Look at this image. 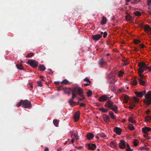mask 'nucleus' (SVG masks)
<instances>
[{
	"label": "nucleus",
	"mask_w": 151,
	"mask_h": 151,
	"mask_svg": "<svg viewBox=\"0 0 151 151\" xmlns=\"http://www.w3.org/2000/svg\"><path fill=\"white\" fill-rule=\"evenodd\" d=\"M131 106L132 107H133V108H134V107H135V104H134V103H132V104H131Z\"/></svg>",
	"instance_id": "nucleus-61"
},
{
	"label": "nucleus",
	"mask_w": 151,
	"mask_h": 151,
	"mask_svg": "<svg viewBox=\"0 0 151 151\" xmlns=\"http://www.w3.org/2000/svg\"><path fill=\"white\" fill-rule=\"evenodd\" d=\"M138 80L140 84L142 86H144L145 82H147L146 80H141V79H138Z\"/></svg>",
	"instance_id": "nucleus-22"
},
{
	"label": "nucleus",
	"mask_w": 151,
	"mask_h": 151,
	"mask_svg": "<svg viewBox=\"0 0 151 151\" xmlns=\"http://www.w3.org/2000/svg\"><path fill=\"white\" fill-rule=\"evenodd\" d=\"M109 114L112 119H116V116L114 115V113L112 111H110L109 112Z\"/></svg>",
	"instance_id": "nucleus-18"
},
{
	"label": "nucleus",
	"mask_w": 151,
	"mask_h": 151,
	"mask_svg": "<svg viewBox=\"0 0 151 151\" xmlns=\"http://www.w3.org/2000/svg\"><path fill=\"white\" fill-rule=\"evenodd\" d=\"M125 17L126 19L129 20H131L132 19V17L129 15L126 16Z\"/></svg>",
	"instance_id": "nucleus-37"
},
{
	"label": "nucleus",
	"mask_w": 151,
	"mask_h": 151,
	"mask_svg": "<svg viewBox=\"0 0 151 151\" xmlns=\"http://www.w3.org/2000/svg\"><path fill=\"white\" fill-rule=\"evenodd\" d=\"M129 97L127 95H126L124 96V101L125 103H127L129 99Z\"/></svg>",
	"instance_id": "nucleus-25"
},
{
	"label": "nucleus",
	"mask_w": 151,
	"mask_h": 151,
	"mask_svg": "<svg viewBox=\"0 0 151 151\" xmlns=\"http://www.w3.org/2000/svg\"><path fill=\"white\" fill-rule=\"evenodd\" d=\"M27 63L33 68L37 67L38 65V62L37 61L32 60H28Z\"/></svg>",
	"instance_id": "nucleus-6"
},
{
	"label": "nucleus",
	"mask_w": 151,
	"mask_h": 151,
	"mask_svg": "<svg viewBox=\"0 0 151 151\" xmlns=\"http://www.w3.org/2000/svg\"><path fill=\"white\" fill-rule=\"evenodd\" d=\"M114 131L116 134L118 135H120L121 134V130L120 128L118 127H115L114 129Z\"/></svg>",
	"instance_id": "nucleus-15"
},
{
	"label": "nucleus",
	"mask_w": 151,
	"mask_h": 151,
	"mask_svg": "<svg viewBox=\"0 0 151 151\" xmlns=\"http://www.w3.org/2000/svg\"><path fill=\"white\" fill-rule=\"evenodd\" d=\"M151 120V116H147L146 117L145 120L146 121H149Z\"/></svg>",
	"instance_id": "nucleus-35"
},
{
	"label": "nucleus",
	"mask_w": 151,
	"mask_h": 151,
	"mask_svg": "<svg viewBox=\"0 0 151 151\" xmlns=\"http://www.w3.org/2000/svg\"><path fill=\"white\" fill-rule=\"evenodd\" d=\"M69 88V90H70V91H68L67 92V93L68 94V96H69V95H70V91L72 92L71 91V90H70V89H72L73 88Z\"/></svg>",
	"instance_id": "nucleus-53"
},
{
	"label": "nucleus",
	"mask_w": 151,
	"mask_h": 151,
	"mask_svg": "<svg viewBox=\"0 0 151 151\" xmlns=\"http://www.w3.org/2000/svg\"><path fill=\"white\" fill-rule=\"evenodd\" d=\"M88 97H90L92 95V92L90 90H89L87 93Z\"/></svg>",
	"instance_id": "nucleus-33"
},
{
	"label": "nucleus",
	"mask_w": 151,
	"mask_h": 151,
	"mask_svg": "<svg viewBox=\"0 0 151 151\" xmlns=\"http://www.w3.org/2000/svg\"><path fill=\"white\" fill-rule=\"evenodd\" d=\"M133 143L134 146L136 147L137 145V142L136 141H134L133 142Z\"/></svg>",
	"instance_id": "nucleus-44"
},
{
	"label": "nucleus",
	"mask_w": 151,
	"mask_h": 151,
	"mask_svg": "<svg viewBox=\"0 0 151 151\" xmlns=\"http://www.w3.org/2000/svg\"><path fill=\"white\" fill-rule=\"evenodd\" d=\"M151 29V27L148 25H147L144 27V30L145 31H149Z\"/></svg>",
	"instance_id": "nucleus-23"
},
{
	"label": "nucleus",
	"mask_w": 151,
	"mask_h": 151,
	"mask_svg": "<svg viewBox=\"0 0 151 151\" xmlns=\"http://www.w3.org/2000/svg\"><path fill=\"white\" fill-rule=\"evenodd\" d=\"M102 117L105 122H110V117L107 115L104 114L103 115Z\"/></svg>",
	"instance_id": "nucleus-13"
},
{
	"label": "nucleus",
	"mask_w": 151,
	"mask_h": 151,
	"mask_svg": "<svg viewBox=\"0 0 151 151\" xmlns=\"http://www.w3.org/2000/svg\"><path fill=\"white\" fill-rule=\"evenodd\" d=\"M104 106L106 107H108L114 111L115 113H117L118 107L116 105H114V103L111 101L108 100L104 104Z\"/></svg>",
	"instance_id": "nucleus-3"
},
{
	"label": "nucleus",
	"mask_w": 151,
	"mask_h": 151,
	"mask_svg": "<svg viewBox=\"0 0 151 151\" xmlns=\"http://www.w3.org/2000/svg\"><path fill=\"white\" fill-rule=\"evenodd\" d=\"M88 149L92 150H94L96 148V145L94 144H88Z\"/></svg>",
	"instance_id": "nucleus-11"
},
{
	"label": "nucleus",
	"mask_w": 151,
	"mask_h": 151,
	"mask_svg": "<svg viewBox=\"0 0 151 151\" xmlns=\"http://www.w3.org/2000/svg\"><path fill=\"white\" fill-rule=\"evenodd\" d=\"M39 70L41 71H44L45 70V67L43 65L40 64L38 66Z\"/></svg>",
	"instance_id": "nucleus-17"
},
{
	"label": "nucleus",
	"mask_w": 151,
	"mask_h": 151,
	"mask_svg": "<svg viewBox=\"0 0 151 151\" xmlns=\"http://www.w3.org/2000/svg\"><path fill=\"white\" fill-rule=\"evenodd\" d=\"M106 137V136L104 134H101V137H102L105 138Z\"/></svg>",
	"instance_id": "nucleus-59"
},
{
	"label": "nucleus",
	"mask_w": 151,
	"mask_h": 151,
	"mask_svg": "<svg viewBox=\"0 0 151 151\" xmlns=\"http://www.w3.org/2000/svg\"><path fill=\"white\" fill-rule=\"evenodd\" d=\"M128 120L132 123H134L135 122V121L133 119V118L131 116L129 117Z\"/></svg>",
	"instance_id": "nucleus-34"
},
{
	"label": "nucleus",
	"mask_w": 151,
	"mask_h": 151,
	"mask_svg": "<svg viewBox=\"0 0 151 151\" xmlns=\"http://www.w3.org/2000/svg\"><path fill=\"white\" fill-rule=\"evenodd\" d=\"M124 65H126L129 64L126 61V60H124Z\"/></svg>",
	"instance_id": "nucleus-52"
},
{
	"label": "nucleus",
	"mask_w": 151,
	"mask_h": 151,
	"mask_svg": "<svg viewBox=\"0 0 151 151\" xmlns=\"http://www.w3.org/2000/svg\"><path fill=\"white\" fill-rule=\"evenodd\" d=\"M137 81L136 79H135L133 81L132 83V84L133 85H134V86H135L136 85H137Z\"/></svg>",
	"instance_id": "nucleus-42"
},
{
	"label": "nucleus",
	"mask_w": 151,
	"mask_h": 151,
	"mask_svg": "<svg viewBox=\"0 0 151 151\" xmlns=\"http://www.w3.org/2000/svg\"><path fill=\"white\" fill-rule=\"evenodd\" d=\"M54 83L56 84H60V82L59 81H55L54 82Z\"/></svg>",
	"instance_id": "nucleus-57"
},
{
	"label": "nucleus",
	"mask_w": 151,
	"mask_h": 151,
	"mask_svg": "<svg viewBox=\"0 0 151 151\" xmlns=\"http://www.w3.org/2000/svg\"><path fill=\"white\" fill-rule=\"evenodd\" d=\"M37 84L38 86L41 87L42 86V82L40 81H37Z\"/></svg>",
	"instance_id": "nucleus-39"
},
{
	"label": "nucleus",
	"mask_w": 151,
	"mask_h": 151,
	"mask_svg": "<svg viewBox=\"0 0 151 151\" xmlns=\"http://www.w3.org/2000/svg\"><path fill=\"white\" fill-rule=\"evenodd\" d=\"M74 139H73L71 140V143H72V144H73L74 143Z\"/></svg>",
	"instance_id": "nucleus-64"
},
{
	"label": "nucleus",
	"mask_w": 151,
	"mask_h": 151,
	"mask_svg": "<svg viewBox=\"0 0 151 151\" xmlns=\"http://www.w3.org/2000/svg\"><path fill=\"white\" fill-rule=\"evenodd\" d=\"M91 83H85L83 84V85L84 86H90L91 85Z\"/></svg>",
	"instance_id": "nucleus-55"
},
{
	"label": "nucleus",
	"mask_w": 151,
	"mask_h": 151,
	"mask_svg": "<svg viewBox=\"0 0 151 151\" xmlns=\"http://www.w3.org/2000/svg\"><path fill=\"white\" fill-rule=\"evenodd\" d=\"M71 91H72V96L68 100V102L70 105L71 106H74L76 105V102L73 101V100L75 97H76V96L78 95H79L82 98H78V101H81L84 99L85 98V95L83 94V91L82 89L80 87L78 86H75L74 88L70 89Z\"/></svg>",
	"instance_id": "nucleus-1"
},
{
	"label": "nucleus",
	"mask_w": 151,
	"mask_h": 151,
	"mask_svg": "<svg viewBox=\"0 0 151 151\" xmlns=\"http://www.w3.org/2000/svg\"><path fill=\"white\" fill-rule=\"evenodd\" d=\"M134 50L136 52H137L138 51V50L136 47H135V49Z\"/></svg>",
	"instance_id": "nucleus-62"
},
{
	"label": "nucleus",
	"mask_w": 151,
	"mask_h": 151,
	"mask_svg": "<svg viewBox=\"0 0 151 151\" xmlns=\"http://www.w3.org/2000/svg\"><path fill=\"white\" fill-rule=\"evenodd\" d=\"M124 90L123 88H120L119 90V91L120 93L124 92Z\"/></svg>",
	"instance_id": "nucleus-47"
},
{
	"label": "nucleus",
	"mask_w": 151,
	"mask_h": 151,
	"mask_svg": "<svg viewBox=\"0 0 151 151\" xmlns=\"http://www.w3.org/2000/svg\"><path fill=\"white\" fill-rule=\"evenodd\" d=\"M103 37L104 38H105L106 37L107 35V33L106 32H104V33L103 34Z\"/></svg>",
	"instance_id": "nucleus-46"
},
{
	"label": "nucleus",
	"mask_w": 151,
	"mask_h": 151,
	"mask_svg": "<svg viewBox=\"0 0 151 151\" xmlns=\"http://www.w3.org/2000/svg\"><path fill=\"white\" fill-rule=\"evenodd\" d=\"M80 112L78 111L75 113L74 115V119L75 122H77L79 119L80 117Z\"/></svg>",
	"instance_id": "nucleus-12"
},
{
	"label": "nucleus",
	"mask_w": 151,
	"mask_h": 151,
	"mask_svg": "<svg viewBox=\"0 0 151 151\" xmlns=\"http://www.w3.org/2000/svg\"><path fill=\"white\" fill-rule=\"evenodd\" d=\"M146 93L145 90H144L142 91H135V94L137 97L142 98L144 95Z\"/></svg>",
	"instance_id": "nucleus-7"
},
{
	"label": "nucleus",
	"mask_w": 151,
	"mask_h": 151,
	"mask_svg": "<svg viewBox=\"0 0 151 151\" xmlns=\"http://www.w3.org/2000/svg\"><path fill=\"white\" fill-rule=\"evenodd\" d=\"M142 130L143 133L146 134L147 132L151 131V128L148 127H145L142 128Z\"/></svg>",
	"instance_id": "nucleus-14"
},
{
	"label": "nucleus",
	"mask_w": 151,
	"mask_h": 151,
	"mask_svg": "<svg viewBox=\"0 0 151 151\" xmlns=\"http://www.w3.org/2000/svg\"><path fill=\"white\" fill-rule=\"evenodd\" d=\"M133 100L134 102L135 103H138L139 102V99L136 97H134L133 98Z\"/></svg>",
	"instance_id": "nucleus-38"
},
{
	"label": "nucleus",
	"mask_w": 151,
	"mask_h": 151,
	"mask_svg": "<svg viewBox=\"0 0 151 151\" xmlns=\"http://www.w3.org/2000/svg\"><path fill=\"white\" fill-rule=\"evenodd\" d=\"M87 137L88 139H91L94 137V136L93 134L89 133L87 134Z\"/></svg>",
	"instance_id": "nucleus-16"
},
{
	"label": "nucleus",
	"mask_w": 151,
	"mask_h": 151,
	"mask_svg": "<svg viewBox=\"0 0 151 151\" xmlns=\"http://www.w3.org/2000/svg\"><path fill=\"white\" fill-rule=\"evenodd\" d=\"M107 19L106 17L104 16L102 17V20L101 21V24L104 25L105 24L106 22Z\"/></svg>",
	"instance_id": "nucleus-19"
},
{
	"label": "nucleus",
	"mask_w": 151,
	"mask_h": 151,
	"mask_svg": "<svg viewBox=\"0 0 151 151\" xmlns=\"http://www.w3.org/2000/svg\"><path fill=\"white\" fill-rule=\"evenodd\" d=\"M147 4L148 5L151 4V0H147Z\"/></svg>",
	"instance_id": "nucleus-54"
},
{
	"label": "nucleus",
	"mask_w": 151,
	"mask_h": 151,
	"mask_svg": "<svg viewBox=\"0 0 151 151\" xmlns=\"http://www.w3.org/2000/svg\"><path fill=\"white\" fill-rule=\"evenodd\" d=\"M19 70H23L24 72H25L24 67L21 65L19 64Z\"/></svg>",
	"instance_id": "nucleus-43"
},
{
	"label": "nucleus",
	"mask_w": 151,
	"mask_h": 151,
	"mask_svg": "<svg viewBox=\"0 0 151 151\" xmlns=\"http://www.w3.org/2000/svg\"><path fill=\"white\" fill-rule=\"evenodd\" d=\"M150 111L149 110H147L146 111V113L147 114H148L149 113H150Z\"/></svg>",
	"instance_id": "nucleus-63"
},
{
	"label": "nucleus",
	"mask_w": 151,
	"mask_h": 151,
	"mask_svg": "<svg viewBox=\"0 0 151 151\" xmlns=\"http://www.w3.org/2000/svg\"><path fill=\"white\" fill-rule=\"evenodd\" d=\"M106 62L104 61V59L103 58H101L99 61V64L100 66H101L103 65Z\"/></svg>",
	"instance_id": "nucleus-21"
},
{
	"label": "nucleus",
	"mask_w": 151,
	"mask_h": 151,
	"mask_svg": "<svg viewBox=\"0 0 151 151\" xmlns=\"http://www.w3.org/2000/svg\"><path fill=\"white\" fill-rule=\"evenodd\" d=\"M138 65L139 68L138 69L139 73V76L140 77L143 75L141 73L144 72V70L146 69H148L150 71L151 70V66L150 67L147 66L145 63L144 62H140L138 64Z\"/></svg>",
	"instance_id": "nucleus-2"
},
{
	"label": "nucleus",
	"mask_w": 151,
	"mask_h": 151,
	"mask_svg": "<svg viewBox=\"0 0 151 151\" xmlns=\"http://www.w3.org/2000/svg\"><path fill=\"white\" fill-rule=\"evenodd\" d=\"M119 147L121 149H125L126 148V143L123 139L121 140L119 144Z\"/></svg>",
	"instance_id": "nucleus-9"
},
{
	"label": "nucleus",
	"mask_w": 151,
	"mask_h": 151,
	"mask_svg": "<svg viewBox=\"0 0 151 151\" xmlns=\"http://www.w3.org/2000/svg\"><path fill=\"white\" fill-rule=\"evenodd\" d=\"M53 122L54 124L56 127H57L58 126V120H57V119H54L53 121Z\"/></svg>",
	"instance_id": "nucleus-27"
},
{
	"label": "nucleus",
	"mask_w": 151,
	"mask_h": 151,
	"mask_svg": "<svg viewBox=\"0 0 151 151\" xmlns=\"http://www.w3.org/2000/svg\"><path fill=\"white\" fill-rule=\"evenodd\" d=\"M34 55V53L32 52H30L26 56V58H30L32 56Z\"/></svg>",
	"instance_id": "nucleus-32"
},
{
	"label": "nucleus",
	"mask_w": 151,
	"mask_h": 151,
	"mask_svg": "<svg viewBox=\"0 0 151 151\" xmlns=\"http://www.w3.org/2000/svg\"><path fill=\"white\" fill-rule=\"evenodd\" d=\"M83 80L84 81L87 82L89 83H91V81L88 79V77L86 78L83 79Z\"/></svg>",
	"instance_id": "nucleus-31"
},
{
	"label": "nucleus",
	"mask_w": 151,
	"mask_h": 151,
	"mask_svg": "<svg viewBox=\"0 0 151 151\" xmlns=\"http://www.w3.org/2000/svg\"><path fill=\"white\" fill-rule=\"evenodd\" d=\"M138 79H141V80H145V78L143 75H142V76H141L140 78H138Z\"/></svg>",
	"instance_id": "nucleus-48"
},
{
	"label": "nucleus",
	"mask_w": 151,
	"mask_h": 151,
	"mask_svg": "<svg viewBox=\"0 0 151 151\" xmlns=\"http://www.w3.org/2000/svg\"><path fill=\"white\" fill-rule=\"evenodd\" d=\"M144 136L145 138H146L147 139H150V137H149L148 136V135L147 134H144Z\"/></svg>",
	"instance_id": "nucleus-45"
},
{
	"label": "nucleus",
	"mask_w": 151,
	"mask_h": 151,
	"mask_svg": "<svg viewBox=\"0 0 151 151\" xmlns=\"http://www.w3.org/2000/svg\"><path fill=\"white\" fill-rule=\"evenodd\" d=\"M86 106L85 104L83 103H80V107L85 106Z\"/></svg>",
	"instance_id": "nucleus-49"
},
{
	"label": "nucleus",
	"mask_w": 151,
	"mask_h": 151,
	"mask_svg": "<svg viewBox=\"0 0 151 151\" xmlns=\"http://www.w3.org/2000/svg\"><path fill=\"white\" fill-rule=\"evenodd\" d=\"M44 151H48L49 148L47 147H45L44 149Z\"/></svg>",
	"instance_id": "nucleus-58"
},
{
	"label": "nucleus",
	"mask_w": 151,
	"mask_h": 151,
	"mask_svg": "<svg viewBox=\"0 0 151 151\" xmlns=\"http://www.w3.org/2000/svg\"><path fill=\"white\" fill-rule=\"evenodd\" d=\"M22 105V107L28 109L32 108V105L30 101L27 100H22L19 102V106Z\"/></svg>",
	"instance_id": "nucleus-4"
},
{
	"label": "nucleus",
	"mask_w": 151,
	"mask_h": 151,
	"mask_svg": "<svg viewBox=\"0 0 151 151\" xmlns=\"http://www.w3.org/2000/svg\"><path fill=\"white\" fill-rule=\"evenodd\" d=\"M78 136L76 134H74L73 137V139H78Z\"/></svg>",
	"instance_id": "nucleus-41"
},
{
	"label": "nucleus",
	"mask_w": 151,
	"mask_h": 151,
	"mask_svg": "<svg viewBox=\"0 0 151 151\" xmlns=\"http://www.w3.org/2000/svg\"><path fill=\"white\" fill-rule=\"evenodd\" d=\"M29 86L31 88H33V86L30 83H29Z\"/></svg>",
	"instance_id": "nucleus-56"
},
{
	"label": "nucleus",
	"mask_w": 151,
	"mask_h": 151,
	"mask_svg": "<svg viewBox=\"0 0 151 151\" xmlns=\"http://www.w3.org/2000/svg\"><path fill=\"white\" fill-rule=\"evenodd\" d=\"M139 45L142 49L144 48L145 47V46L144 45V44H139Z\"/></svg>",
	"instance_id": "nucleus-50"
},
{
	"label": "nucleus",
	"mask_w": 151,
	"mask_h": 151,
	"mask_svg": "<svg viewBox=\"0 0 151 151\" xmlns=\"http://www.w3.org/2000/svg\"><path fill=\"white\" fill-rule=\"evenodd\" d=\"M68 83L69 81L65 79L63 80L61 82V83L62 84H65L66 85Z\"/></svg>",
	"instance_id": "nucleus-28"
},
{
	"label": "nucleus",
	"mask_w": 151,
	"mask_h": 151,
	"mask_svg": "<svg viewBox=\"0 0 151 151\" xmlns=\"http://www.w3.org/2000/svg\"><path fill=\"white\" fill-rule=\"evenodd\" d=\"M140 41L139 40L135 39L134 40V42L136 44H138L140 43Z\"/></svg>",
	"instance_id": "nucleus-40"
},
{
	"label": "nucleus",
	"mask_w": 151,
	"mask_h": 151,
	"mask_svg": "<svg viewBox=\"0 0 151 151\" xmlns=\"http://www.w3.org/2000/svg\"><path fill=\"white\" fill-rule=\"evenodd\" d=\"M117 143L114 141H112L110 142L111 146L113 148H115L117 146Z\"/></svg>",
	"instance_id": "nucleus-20"
},
{
	"label": "nucleus",
	"mask_w": 151,
	"mask_h": 151,
	"mask_svg": "<svg viewBox=\"0 0 151 151\" xmlns=\"http://www.w3.org/2000/svg\"><path fill=\"white\" fill-rule=\"evenodd\" d=\"M127 148L126 149V151H132V150L130 148L128 144H127Z\"/></svg>",
	"instance_id": "nucleus-29"
},
{
	"label": "nucleus",
	"mask_w": 151,
	"mask_h": 151,
	"mask_svg": "<svg viewBox=\"0 0 151 151\" xmlns=\"http://www.w3.org/2000/svg\"><path fill=\"white\" fill-rule=\"evenodd\" d=\"M145 99H144V103L146 105L151 104V91H149L145 96Z\"/></svg>",
	"instance_id": "nucleus-5"
},
{
	"label": "nucleus",
	"mask_w": 151,
	"mask_h": 151,
	"mask_svg": "<svg viewBox=\"0 0 151 151\" xmlns=\"http://www.w3.org/2000/svg\"><path fill=\"white\" fill-rule=\"evenodd\" d=\"M102 37V35L99 34L94 35L92 37V39L95 41L99 40Z\"/></svg>",
	"instance_id": "nucleus-10"
},
{
	"label": "nucleus",
	"mask_w": 151,
	"mask_h": 151,
	"mask_svg": "<svg viewBox=\"0 0 151 151\" xmlns=\"http://www.w3.org/2000/svg\"><path fill=\"white\" fill-rule=\"evenodd\" d=\"M111 90L113 92H114L116 91L115 88V87L114 86L111 87Z\"/></svg>",
	"instance_id": "nucleus-51"
},
{
	"label": "nucleus",
	"mask_w": 151,
	"mask_h": 151,
	"mask_svg": "<svg viewBox=\"0 0 151 151\" xmlns=\"http://www.w3.org/2000/svg\"><path fill=\"white\" fill-rule=\"evenodd\" d=\"M109 100V97L106 95H102L98 99V100L100 102L104 101Z\"/></svg>",
	"instance_id": "nucleus-8"
},
{
	"label": "nucleus",
	"mask_w": 151,
	"mask_h": 151,
	"mask_svg": "<svg viewBox=\"0 0 151 151\" xmlns=\"http://www.w3.org/2000/svg\"><path fill=\"white\" fill-rule=\"evenodd\" d=\"M124 73L123 72L120 71L119 72V73L118 74V76L119 77H121L122 76L123 74H124Z\"/></svg>",
	"instance_id": "nucleus-36"
},
{
	"label": "nucleus",
	"mask_w": 151,
	"mask_h": 151,
	"mask_svg": "<svg viewBox=\"0 0 151 151\" xmlns=\"http://www.w3.org/2000/svg\"><path fill=\"white\" fill-rule=\"evenodd\" d=\"M128 129L129 130L131 131L135 129L134 127L132 124H129L128 125Z\"/></svg>",
	"instance_id": "nucleus-26"
},
{
	"label": "nucleus",
	"mask_w": 151,
	"mask_h": 151,
	"mask_svg": "<svg viewBox=\"0 0 151 151\" xmlns=\"http://www.w3.org/2000/svg\"><path fill=\"white\" fill-rule=\"evenodd\" d=\"M129 108L130 109H132L133 108V107H132L131 105H130L129 107Z\"/></svg>",
	"instance_id": "nucleus-60"
},
{
	"label": "nucleus",
	"mask_w": 151,
	"mask_h": 151,
	"mask_svg": "<svg viewBox=\"0 0 151 151\" xmlns=\"http://www.w3.org/2000/svg\"><path fill=\"white\" fill-rule=\"evenodd\" d=\"M98 109L103 113H106L108 111V109H104L103 108H99Z\"/></svg>",
	"instance_id": "nucleus-24"
},
{
	"label": "nucleus",
	"mask_w": 151,
	"mask_h": 151,
	"mask_svg": "<svg viewBox=\"0 0 151 151\" xmlns=\"http://www.w3.org/2000/svg\"><path fill=\"white\" fill-rule=\"evenodd\" d=\"M134 14L136 16H140L141 15V14L140 12L137 11L134 12Z\"/></svg>",
	"instance_id": "nucleus-30"
}]
</instances>
